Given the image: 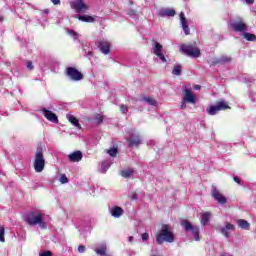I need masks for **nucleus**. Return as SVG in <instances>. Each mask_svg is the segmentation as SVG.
<instances>
[{"mask_svg":"<svg viewBox=\"0 0 256 256\" xmlns=\"http://www.w3.org/2000/svg\"><path fill=\"white\" fill-rule=\"evenodd\" d=\"M88 55H89L90 57H93V52L88 51Z\"/></svg>","mask_w":256,"mask_h":256,"instance_id":"obj_51","label":"nucleus"},{"mask_svg":"<svg viewBox=\"0 0 256 256\" xmlns=\"http://www.w3.org/2000/svg\"><path fill=\"white\" fill-rule=\"evenodd\" d=\"M250 83H253V80H251Z\"/></svg>","mask_w":256,"mask_h":256,"instance_id":"obj_52","label":"nucleus"},{"mask_svg":"<svg viewBox=\"0 0 256 256\" xmlns=\"http://www.w3.org/2000/svg\"><path fill=\"white\" fill-rule=\"evenodd\" d=\"M180 51H182L184 55H187V57H191L192 59H197L201 57V50L197 46L191 44H182L180 46Z\"/></svg>","mask_w":256,"mask_h":256,"instance_id":"obj_5","label":"nucleus"},{"mask_svg":"<svg viewBox=\"0 0 256 256\" xmlns=\"http://www.w3.org/2000/svg\"><path fill=\"white\" fill-rule=\"evenodd\" d=\"M227 109H231L229 104L226 101H218L215 105H211L206 109V113L208 115H217L219 111H227Z\"/></svg>","mask_w":256,"mask_h":256,"instance_id":"obj_6","label":"nucleus"},{"mask_svg":"<svg viewBox=\"0 0 256 256\" xmlns=\"http://www.w3.org/2000/svg\"><path fill=\"white\" fill-rule=\"evenodd\" d=\"M79 21H84V23H93L95 18L89 15H78Z\"/></svg>","mask_w":256,"mask_h":256,"instance_id":"obj_27","label":"nucleus"},{"mask_svg":"<svg viewBox=\"0 0 256 256\" xmlns=\"http://www.w3.org/2000/svg\"><path fill=\"white\" fill-rule=\"evenodd\" d=\"M159 17H175V9L162 8L158 11Z\"/></svg>","mask_w":256,"mask_h":256,"instance_id":"obj_22","label":"nucleus"},{"mask_svg":"<svg viewBox=\"0 0 256 256\" xmlns=\"http://www.w3.org/2000/svg\"><path fill=\"white\" fill-rule=\"evenodd\" d=\"M132 199H137V194H136V193H134V194L132 195Z\"/></svg>","mask_w":256,"mask_h":256,"instance_id":"obj_50","label":"nucleus"},{"mask_svg":"<svg viewBox=\"0 0 256 256\" xmlns=\"http://www.w3.org/2000/svg\"><path fill=\"white\" fill-rule=\"evenodd\" d=\"M33 167L36 173H43L45 169V156L43 155V148L41 147H38L36 150Z\"/></svg>","mask_w":256,"mask_h":256,"instance_id":"obj_4","label":"nucleus"},{"mask_svg":"<svg viewBox=\"0 0 256 256\" xmlns=\"http://www.w3.org/2000/svg\"><path fill=\"white\" fill-rule=\"evenodd\" d=\"M53 5H61V0H51Z\"/></svg>","mask_w":256,"mask_h":256,"instance_id":"obj_43","label":"nucleus"},{"mask_svg":"<svg viewBox=\"0 0 256 256\" xmlns=\"http://www.w3.org/2000/svg\"><path fill=\"white\" fill-rule=\"evenodd\" d=\"M187 103H190V105L197 104V98L195 97V94H193V89L189 85L183 86L182 88V101L180 103V109L185 111V109H187Z\"/></svg>","mask_w":256,"mask_h":256,"instance_id":"obj_2","label":"nucleus"},{"mask_svg":"<svg viewBox=\"0 0 256 256\" xmlns=\"http://www.w3.org/2000/svg\"><path fill=\"white\" fill-rule=\"evenodd\" d=\"M3 21H5V18H3V16H0V24L3 23Z\"/></svg>","mask_w":256,"mask_h":256,"instance_id":"obj_49","label":"nucleus"},{"mask_svg":"<svg viewBox=\"0 0 256 256\" xmlns=\"http://www.w3.org/2000/svg\"><path fill=\"white\" fill-rule=\"evenodd\" d=\"M194 89H195L196 91H199V89H201V86L196 85V86L194 87Z\"/></svg>","mask_w":256,"mask_h":256,"instance_id":"obj_48","label":"nucleus"},{"mask_svg":"<svg viewBox=\"0 0 256 256\" xmlns=\"http://www.w3.org/2000/svg\"><path fill=\"white\" fill-rule=\"evenodd\" d=\"M149 239V234L148 233H143L142 234V241H147Z\"/></svg>","mask_w":256,"mask_h":256,"instance_id":"obj_40","label":"nucleus"},{"mask_svg":"<svg viewBox=\"0 0 256 256\" xmlns=\"http://www.w3.org/2000/svg\"><path fill=\"white\" fill-rule=\"evenodd\" d=\"M230 27L235 33H245L247 31V23L241 17H237L230 21Z\"/></svg>","mask_w":256,"mask_h":256,"instance_id":"obj_7","label":"nucleus"},{"mask_svg":"<svg viewBox=\"0 0 256 256\" xmlns=\"http://www.w3.org/2000/svg\"><path fill=\"white\" fill-rule=\"evenodd\" d=\"M24 219L28 225L35 227L38 225L40 229H45L47 227V223L43 221V214L39 212V210H32L25 214Z\"/></svg>","mask_w":256,"mask_h":256,"instance_id":"obj_1","label":"nucleus"},{"mask_svg":"<svg viewBox=\"0 0 256 256\" xmlns=\"http://www.w3.org/2000/svg\"><path fill=\"white\" fill-rule=\"evenodd\" d=\"M181 227L187 232H190L193 235L195 241H200L199 238V226L191 224L189 220H181L180 221Z\"/></svg>","mask_w":256,"mask_h":256,"instance_id":"obj_8","label":"nucleus"},{"mask_svg":"<svg viewBox=\"0 0 256 256\" xmlns=\"http://www.w3.org/2000/svg\"><path fill=\"white\" fill-rule=\"evenodd\" d=\"M96 255L99 256H111V254L107 253V244L106 243H101L98 245L97 248L94 249Z\"/></svg>","mask_w":256,"mask_h":256,"instance_id":"obj_21","label":"nucleus"},{"mask_svg":"<svg viewBox=\"0 0 256 256\" xmlns=\"http://www.w3.org/2000/svg\"><path fill=\"white\" fill-rule=\"evenodd\" d=\"M234 181H235V183H241V179H239V177H237V176H235L234 177Z\"/></svg>","mask_w":256,"mask_h":256,"instance_id":"obj_45","label":"nucleus"},{"mask_svg":"<svg viewBox=\"0 0 256 256\" xmlns=\"http://www.w3.org/2000/svg\"><path fill=\"white\" fill-rule=\"evenodd\" d=\"M142 101H144V103H147L148 105H152V107H157V102L152 97H143Z\"/></svg>","mask_w":256,"mask_h":256,"instance_id":"obj_29","label":"nucleus"},{"mask_svg":"<svg viewBox=\"0 0 256 256\" xmlns=\"http://www.w3.org/2000/svg\"><path fill=\"white\" fill-rule=\"evenodd\" d=\"M26 65H27V69H29V71H33V69H34L33 62L28 61Z\"/></svg>","mask_w":256,"mask_h":256,"instance_id":"obj_39","label":"nucleus"},{"mask_svg":"<svg viewBox=\"0 0 256 256\" xmlns=\"http://www.w3.org/2000/svg\"><path fill=\"white\" fill-rule=\"evenodd\" d=\"M98 49H100L101 53L104 55H109V53H111V43L106 40H101L98 42Z\"/></svg>","mask_w":256,"mask_h":256,"instance_id":"obj_16","label":"nucleus"},{"mask_svg":"<svg viewBox=\"0 0 256 256\" xmlns=\"http://www.w3.org/2000/svg\"><path fill=\"white\" fill-rule=\"evenodd\" d=\"M42 13H44L45 15H49V9L42 10Z\"/></svg>","mask_w":256,"mask_h":256,"instance_id":"obj_46","label":"nucleus"},{"mask_svg":"<svg viewBox=\"0 0 256 256\" xmlns=\"http://www.w3.org/2000/svg\"><path fill=\"white\" fill-rule=\"evenodd\" d=\"M120 111H121V113L126 114L129 111V108L127 107V105L121 104Z\"/></svg>","mask_w":256,"mask_h":256,"instance_id":"obj_36","label":"nucleus"},{"mask_svg":"<svg viewBox=\"0 0 256 256\" xmlns=\"http://www.w3.org/2000/svg\"><path fill=\"white\" fill-rule=\"evenodd\" d=\"M68 35L72 37L74 40L79 39V34L75 30H67Z\"/></svg>","mask_w":256,"mask_h":256,"instance_id":"obj_32","label":"nucleus"},{"mask_svg":"<svg viewBox=\"0 0 256 256\" xmlns=\"http://www.w3.org/2000/svg\"><path fill=\"white\" fill-rule=\"evenodd\" d=\"M225 63H231V57L223 55L219 58H212L210 60V67H215V65H225Z\"/></svg>","mask_w":256,"mask_h":256,"instance_id":"obj_15","label":"nucleus"},{"mask_svg":"<svg viewBox=\"0 0 256 256\" xmlns=\"http://www.w3.org/2000/svg\"><path fill=\"white\" fill-rule=\"evenodd\" d=\"M175 235L169 229L168 225H163L160 232L156 235L157 245H163V243H174Z\"/></svg>","mask_w":256,"mask_h":256,"instance_id":"obj_3","label":"nucleus"},{"mask_svg":"<svg viewBox=\"0 0 256 256\" xmlns=\"http://www.w3.org/2000/svg\"><path fill=\"white\" fill-rule=\"evenodd\" d=\"M126 141L128 142V147H139L141 145V136L135 130H129L128 135H126Z\"/></svg>","mask_w":256,"mask_h":256,"instance_id":"obj_9","label":"nucleus"},{"mask_svg":"<svg viewBox=\"0 0 256 256\" xmlns=\"http://www.w3.org/2000/svg\"><path fill=\"white\" fill-rule=\"evenodd\" d=\"M121 177H124L125 179H129V177H131V175H133V169H126V170H122L120 172Z\"/></svg>","mask_w":256,"mask_h":256,"instance_id":"obj_31","label":"nucleus"},{"mask_svg":"<svg viewBox=\"0 0 256 256\" xmlns=\"http://www.w3.org/2000/svg\"><path fill=\"white\" fill-rule=\"evenodd\" d=\"M41 113H43L44 117L51 123H59V118H57V114L47 110V108H42Z\"/></svg>","mask_w":256,"mask_h":256,"instance_id":"obj_17","label":"nucleus"},{"mask_svg":"<svg viewBox=\"0 0 256 256\" xmlns=\"http://www.w3.org/2000/svg\"><path fill=\"white\" fill-rule=\"evenodd\" d=\"M180 25L185 33V35H189L191 30L189 29V25L187 24V18H185V13H180Z\"/></svg>","mask_w":256,"mask_h":256,"instance_id":"obj_18","label":"nucleus"},{"mask_svg":"<svg viewBox=\"0 0 256 256\" xmlns=\"http://www.w3.org/2000/svg\"><path fill=\"white\" fill-rule=\"evenodd\" d=\"M95 121H96V123L99 125V124H101V123H103V116H101V115H96L95 116Z\"/></svg>","mask_w":256,"mask_h":256,"instance_id":"obj_37","label":"nucleus"},{"mask_svg":"<svg viewBox=\"0 0 256 256\" xmlns=\"http://www.w3.org/2000/svg\"><path fill=\"white\" fill-rule=\"evenodd\" d=\"M108 155H110V157H117V148H111L107 151Z\"/></svg>","mask_w":256,"mask_h":256,"instance_id":"obj_34","label":"nucleus"},{"mask_svg":"<svg viewBox=\"0 0 256 256\" xmlns=\"http://www.w3.org/2000/svg\"><path fill=\"white\" fill-rule=\"evenodd\" d=\"M216 231L221 233V235H223V237H225V239H229V237H231V234L229 232L230 231H235V225H233L229 222H226L225 226L216 227Z\"/></svg>","mask_w":256,"mask_h":256,"instance_id":"obj_12","label":"nucleus"},{"mask_svg":"<svg viewBox=\"0 0 256 256\" xmlns=\"http://www.w3.org/2000/svg\"><path fill=\"white\" fill-rule=\"evenodd\" d=\"M181 73H183V68L181 67V65L174 66V68L172 70V75L179 77V75H181Z\"/></svg>","mask_w":256,"mask_h":256,"instance_id":"obj_30","label":"nucleus"},{"mask_svg":"<svg viewBox=\"0 0 256 256\" xmlns=\"http://www.w3.org/2000/svg\"><path fill=\"white\" fill-rule=\"evenodd\" d=\"M201 219H200V223L201 225H203V227H205V225H207L211 219V212H202L201 214Z\"/></svg>","mask_w":256,"mask_h":256,"instance_id":"obj_24","label":"nucleus"},{"mask_svg":"<svg viewBox=\"0 0 256 256\" xmlns=\"http://www.w3.org/2000/svg\"><path fill=\"white\" fill-rule=\"evenodd\" d=\"M66 118L69 121V123H71L74 127H77L79 130H81V124H79V119L73 116V114H67Z\"/></svg>","mask_w":256,"mask_h":256,"instance_id":"obj_23","label":"nucleus"},{"mask_svg":"<svg viewBox=\"0 0 256 256\" xmlns=\"http://www.w3.org/2000/svg\"><path fill=\"white\" fill-rule=\"evenodd\" d=\"M111 165H113V160L111 159H107V160H104L102 163H101V173H107V171H109V167H111Z\"/></svg>","mask_w":256,"mask_h":256,"instance_id":"obj_25","label":"nucleus"},{"mask_svg":"<svg viewBox=\"0 0 256 256\" xmlns=\"http://www.w3.org/2000/svg\"><path fill=\"white\" fill-rule=\"evenodd\" d=\"M128 15H130V17H133V19H135L137 17V14L135 13V11L131 10Z\"/></svg>","mask_w":256,"mask_h":256,"instance_id":"obj_42","label":"nucleus"},{"mask_svg":"<svg viewBox=\"0 0 256 256\" xmlns=\"http://www.w3.org/2000/svg\"><path fill=\"white\" fill-rule=\"evenodd\" d=\"M242 37L246 39V41H256V35L249 32H244Z\"/></svg>","mask_w":256,"mask_h":256,"instance_id":"obj_28","label":"nucleus"},{"mask_svg":"<svg viewBox=\"0 0 256 256\" xmlns=\"http://www.w3.org/2000/svg\"><path fill=\"white\" fill-rule=\"evenodd\" d=\"M153 53L160 58L162 63H167V58H165V55H163V45L155 40L153 41Z\"/></svg>","mask_w":256,"mask_h":256,"instance_id":"obj_13","label":"nucleus"},{"mask_svg":"<svg viewBox=\"0 0 256 256\" xmlns=\"http://www.w3.org/2000/svg\"><path fill=\"white\" fill-rule=\"evenodd\" d=\"M78 251H79L80 253H85V251H86L85 246L80 245V246L78 247Z\"/></svg>","mask_w":256,"mask_h":256,"instance_id":"obj_41","label":"nucleus"},{"mask_svg":"<svg viewBox=\"0 0 256 256\" xmlns=\"http://www.w3.org/2000/svg\"><path fill=\"white\" fill-rule=\"evenodd\" d=\"M68 159L71 163H79L83 159V153L81 151H74L68 155Z\"/></svg>","mask_w":256,"mask_h":256,"instance_id":"obj_20","label":"nucleus"},{"mask_svg":"<svg viewBox=\"0 0 256 256\" xmlns=\"http://www.w3.org/2000/svg\"><path fill=\"white\" fill-rule=\"evenodd\" d=\"M71 8L76 11V13H83L89 9V6L83 2V0H74L71 2Z\"/></svg>","mask_w":256,"mask_h":256,"instance_id":"obj_14","label":"nucleus"},{"mask_svg":"<svg viewBox=\"0 0 256 256\" xmlns=\"http://www.w3.org/2000/svg\"><path fill=\"white\" fill-rule=\"evenodd\" d=\"M247 5H253L255 3V0H244Z\"/></svg>","mask_w":256,"mask_h":256,"instance_id":"obj_44","label":"nucleus"},{"mask_svg":"<svg viewBox=\"0 0 256 256\" xmlns=\"http://www.w3.org/2000/svg\"><path fill=\"white\" fill-rule=\"evenodd\" d=\"M109 213L115 219H119V217H122L123 213H125V210H123V208L120 206H112V208L109 210Z\"/></svg>","mask_w":256,"mask_h":256,"instance_id":"obj_19","label":"nucleus"},{"mask_svg":"<svg viewBox=\"0 0 256 256\" xmlns=\"http://www.w3.org/2000/svg\"><path fill=\"white\" fill-rule=\"evenodd\" d=\"M66 75L70 81H81L83 80V74L74 67H68L66 69Z\"/></svg>","mask_w":256,"mask_h":256,"instance_id":"obj_10","label":"nucleus"},{"mask_svg":"<svg viewBox=\"0 0 256 256\" xmlns=\"http://www.w3.org/2000/svg\"><path fill=\"white\" fill-rule=\"evenodd\" d=\"M133 239H134L133 236L128 237V242L133 243Z\"/></svg>","mask_w":256,"mask_h":256,"instance_id":"obj_47","label":"nucleus"},{"mask_svg":"<svg viewBox=\"0 0 256 256\" xmlns=\"http://www.w3.org/2000/svg\"><path fill=\"white\" fill-rule=\"evenodd\" d=\"M0 241L5 243V227L0 226Z\"/></svg>","mask_w":256,"mask_h":256,"instance_id":"obj_33","label":"nucleus"},{"mask_svg":"<svg viewBox=\"0 0 256 256\" xmlns=\"http://www.w3.org/2000/svg\"><path fill=\"white\" fill-rule=\"evenodd\" d=\"M237 225L238 227H240V229H244L245 231H249V227H251L249 222L245 219L237 220Z\"/></svg>","mask_w":256,"mask_h":256,"instance_id":"obj_26","label":"nucleus"},{"mask_svg":"<svg viewBox=\"0 0 256 256\" xmlns=\"http://www.w3.org/2000/svg\"><path fill=\"white\" fill-rule=\"evenodd\" d=\"M211 195L219 205H225L227 203V198L223 194H221V192L219 191V189H217V187H215V185H212Z\"/></svg>","mask_w":256,"mask_h":256,"instance_id":"obj_11","label":"nucleus"},{"mask_svg":"<svg viewBox=\"0 0 256 256\" xmlns=\"http://www.w3.org/2000/svg\"><path fill=\"white\" fill-rule=\"evenodd\" d=\"M59 181H60V183H62V185H65V183H69V179L67 178V175H65V174H62L60 176Z\"/></svg>","mask_w":256,"mask_h":256,"instance_id":"obj_35","label":"nucleus"},{"mask_svg":"<svg viewBox=\"0 0 256 256\" xmlns=\"http://www.w3.org/2000/svg\"><path fill=\"white\" fill-rule=\"evenodd\" d=\"M39 256H53V253L51 251H44L40 252Z\"/></svg>","mask_w":256,"mask_h":256,"instance_id":"obj_38","label":"nucleus"}]
</instances>
